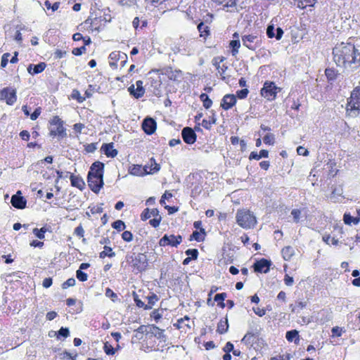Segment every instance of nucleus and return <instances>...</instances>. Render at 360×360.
Wrapping results in <instances>:
<instances>
[{
	"mask_svg": "<svg viewBox=\"0 0 360 360\" xmlns=\"http://www.w3.org/2000/svg\"><path fill=\"white\" fill-rule=\"evenodd\" d=\"M300 214L301 212L297 209H294L291 212V214L293 217L294 221L297 223L299 221Z\"/></svg>",
	"mask_w": 360,
	"mask_h": 360,
	"instance_id": "54",
	"label": "nucleus"
},
{
	"mask_svg": "<svg viewBox=\"0 0 360 360\" xmlns=\"http://www.w3.org/2000/svg\"><path fill=\"white\" fill-rule=\"evenodd\" d=\"M105 295L108 297H110L114 300V298H117V294L115 293L110 288H108L105 290Z\"/></svg>",
	"mask_w": 360,
	"mask_h": 360,
	"instance_id": "60",
	"label": "nucleus"
},
{
	"mask_svg": "<svg viewBox=\"0 0 360 360\" xmlns=\"http://www.w3.org/2000/svg\"><path fill=\"white\" fill-rule=\"evenodd\" d=\"M249 93V91L248 89H243L241 90H239L236 92V95L238 98L240 99L245 98Z\"/></svg>",
	"mask_w": 360,
	"mask_h": 360,
	"instance_id": "46",
	"label": "nucleus"
},
{
	"mask_svg": "<svg viewBox=\"0 0 360 360\" xmlns=\"http://www.w3.org/2000/svg\"><path fill=\"white\" fill-rule=\"evenodd\" d=\"M195 240L196 241H203L205 240V236L200 233V231H195L190 236L189 240Z\"/></svg>",
	"mask_w": 360,
	"mask_h": 360,
	"instance_id": "29",
	"label": "nucleus"
},
{
	"mask_svg": "<svg viewBox=\"0 0 360 360\" xmlns=\"http://www.w3.org/2000/svg\"><path fill=\"white\" fill-rule=\"evenodd\" d=\"M230 46L232 48V56H236L238 53V49L240 46V43L238 39L232 40L230 41Z\"/></svg>",
	"mask_w": 360,
	"mask_h": 360,
	"instance_id": "27",
	"label": "nucleus"
},
{
	"mask_svg": "<svg viewBox=\"0 0 360 360\" xmlns=\"http://www.w3.org/2000/svg\"><path fill=\"white\" fill-rule=\"evenodd\" d=\"M279 89L272 82H266L261 89V95L266 99L271 101L275 99L277 90Z\"/></svg>",
	"mask_w": 360,
	"mask_h": 360,
	"instance_id": "5",
	"label": "nucleus"
},
{
	"mask_svg": "<svg viewBox=\"0 0 360 360\" xmlns=\"http://www.w3.org/2000/svg\"><path fill=\"white\" fill-rule=\"evenodd\" d=\"M51 124L56 126L63 125V121L59 118V117L55 116L51 120Z\"/></svg>",
	"mask_w": 360,
	"mask_h": 360,
	"instance_id": "58",
	"label": "nucleus"
},
{
	"mask_svg": "<svg viewBox=\"0 0 360 360\" xmlns=\"http://www.w3.org/2000/svg\"><path fill=\"white\" fill-rule=\"evenodd\" d=\"M127 56L125 53H122L121 54V53L119 51L112 52L109 56V58L112 60H117L120 58H127Z\"/></svg>",
	"mask_w": 360,
	"mask_h": 360,
	"instance_id": "33",
	"label": "nucleus"
},
{
	"mask_svg": "<svg viewBox=\"0 0 360 360\" xmlns=\"http://www.w3.org/2000/svg\"><path fill=\"white\" fill-rule=\"evenodd\" d=\"M325 75L329 81H333L337 77V71L333 68H326L325 70Z\"/></svg>",
	"mask_w": 360,
	"mask_h": 360,
	"instance_id": "28",
	"label": "nucleus"
},
{
	"mask_svg": "<svg viewBox=\"0 0 360 360\" xmlns=\"http://www.w3.org/2000/svg\"><path fill=\"white\" fill-rule=\"evenodd\" d=\"M46 67V64L41 62L37 65L30 64L27 67V72L31 75L39 74L43 72Z\"/></svg>",
	"mask_w": 360,
	"mask_h": 360,
	"instance_id": "19",
	"label": "nucleus"
},
{
	"mask_svg": "<svg viewBox=\"0 0 360 360\" xmlns=\"http://www.w3.org/2000/svg\"><path fill=\"white\" fill-rule=\"evenodd\" d=\"M294 249L291 246H286L281 250L283 257L285 260H289L294 255Z\"/></svg>",
	"mask_w": 360,
	"mask_h": 360,
	"instance_id": "25",
	"label": "nucleus"
},
{
	"mask_svg": "<svg viewBox=\"0 0 360 360\" xmlns=\"http://www.w3.org/2000/svg\"><path fill=\"white\" fill-rule=\"evenodd\" d=\"M85 51H86V47H85V46H82L79 48L73 49L72 53V54H74L75 56H81Z\"/></svg>",
	"mask_w": 360,
	"mask_h": 360,
	"instance_id": "48",
	"label": "nucleus"
},
{
	"mask_svg": "<svg viewBox=\"0 0 360 360\" xmlns=\"http://www.w3.org/2000/svg\"><path fill=\"white\" fill-rule=\"evenodd\" d=\"M271 264V262L270 260L263 258L257 261L254 264L253 267L256 272L266 274L269 271Z\"/></svg>",
	"mask_w": 360,
	"mask_h": 360,
	"instance_id": "13",
	"label": "nucleus"
},
{
	"mask_svg": "<svg viewBox=\"0 0 360 360\" xmlns=\"http://www.w3.org/2000/svg\"><path fill=\"white\" fill-rule=\"evenodd\" d=\"M113 143H103L101 150L104 152L105 155L110 158H115L117 156L118 151L113 148Z\"/></svg>",
	"mask_w": 360,
	"mask_h": 360,
	"instance_id": "18",
	"label": "nucleus"
},
{
	"mask_svg": "<svg viewBox=\"0 0 360 360\" xmlns=\"http://www.w3.org/2000/svg\"><path fill=\"white\" fill-rule=\"evenodd\" d=\"M104 250L100 252L99 257L101 259L105 258V257H113L115 256V253L112 251V248L105 245Z\"/></svg>",
	"mask_w": 360,
	"mask_h": 360,
	"instance_id": "26",
	"label": "nucleus"
},
{
	"mask_svg": "<svg viewBox=\"0 0 360 360\" xmlns=\"http://www.w3.org/2000/svg\"><path fill=\"white\" fill-rule=\"evenodd\" d=\"M72 97L73 98L77 99V100L79 102H80V103H81V102H83V101H84V98H83V97H82V96H80V93H79V91H77V90H73L72 94Z\"/></svg>",
	"mask_w": 360,
	"mask_h": 360,
	"instance_id": "51",
	"label": "nucleus"
},
{
	"mask_svg": "<svg viewBox=\"0 0 360 360\" xmlns=\"http://www.w3.org/2000/svg\"><path fill=\"white\" fill-rule=\"evenodd\" d=\"M161 220H162V217L160 215H159L158 217H155L154 219H150L149 221V224L154 228H156V227L159 226Z\"/></svg>",
	"mask_w": 360,
	"mask_h": 360,
	"instance_id": "43",
	"label": "nucleus"
},
{
	"mask_svg": "<svg viewBox=\"0 0 360 360\" xmlns=\"http://www.w3.org/2000/svg\"><path fill=\"white\" fill-rule=\"evenodd\" d=\"M76 276L78 280L80 281H86L87 280L88 276L86 273L81 271L80 269H78L76 272Z\"/></svg>",
	"mask_w": 360,
	"mask_h": 360,
	"instance_id": "41",
	"label": "nucleus"
},
{
	"mask_svg": "<svg viewBox=\"0 0 360 360\" xmlns=\"http://www.w3.org/2000/svg\"><path fill=\"white\" fill-rule=\"evenodd\" d=\"M63 359H72V360H76L77 355L75 354V356H72V354L68 352H64L63 354Z\"/></svg>",
	"mask_w": 360,
	"mask_h": 360,
	"instance_id": "62",
	"label": "nucleus"
},
{
	"mask_svg": "<svg viewBox=\"0 0 360 360\" xmlns=\"http://www.w3.org/2000/svg\"><path fill=\"white\" fill-rule=\"evenodd\" d=\"M47 229L45 227H42L40 229L35 228L33 229L32 233L39 239L44 238V233Z\"/></svg>",
	"mask_w": 360,
	"mask_h": 360,
	"instance_id": "32",
	"label": "nucleus"
},
{
	"mask_svg": "<svg viewBox=\"0 0 360 360\" xmlns=\"http://www.w3.org/2000/svg\"><path fill=\"white\" fill-rule=\"evenodd\" d=\"M70 335V331L68 328L61 327L60 329L58 331V338L63 337L68 338Z\"/></svg>",
	"mask_w": 360,
	"mask_h": 360,
	"instance_id": "42",
	"label": "nucleus"
},
{
	"mask_svg": "<svg viewBox=\"0 0 360 360\" xmlns=\"http://www.w3.org/2000/svg\"><path fill=\"white\" fill-rule=\"evenodd\" d=\"M142 128L146 134L150 135L153 134L157 128L155 120L152 117H146L142 122Z\"/></svg>",
	"mask_w": 360,
	"mask_h": 360,
	"instance_id": "12",
	"label": "nucleus"
},
{
	"mask_svg": "<svg viewBox=\"0 0 360 360\" xmlns=\"http://www.w3.org/2000/svg\"><path fill=\"white\" fill-rule=\"evenodd\" d=\"M11 202L12 205L18 209H23L26 207V200L21 195V191H18L16 194L11 198Z\"/></svg>",
	"mask_w": 360,
	"mask_h": 360,
	"instance_id": "15",
	"label": "nucleus"
},
{
	"mask_svg": "<svg viewBox=\"0 0 360 360\" xmlns=\"http://www.w3.org/2000/svg\"><path fill=\"white\" fill-rule=\"evenodd\" d=\"M10 56V53H6L1 57V66L2 68H5L8 62V58Z\"/></svg>",
	"mask_w": 360,
	"mask_h": 360,
	"instance_id": "50",
	"label": "nucleus"
},
{
	"mask_svg": "<svg viewBox=\"0 0 360 360\" xmlns=\"http://www.w3.org/2000/svg\"><path fill=\"white\" fill-rule=\"evenodd\" d=\"M134 300L137 307H143L145 309L146 304L139 298V296L135 292H134Z\"/></svg>",
	"mask_w": 360,
	"mask_h": 360,
	"instance_id": "52",
	"label": "nucleus"
},
{
	"mask_svg": "<svg viewBox=\"0 0 360 360\" xmlns=\"http://www.w3.org/2000/svg\"><path fill=\"white\" fill-rule=\"evenodd\" d=\"M185 253L192 259H197L198 256V250L197 249H188L185 252Z\"/></svg>",
	"mask_w": 360,
	"mask_h": 360,
	"instance_id": "38",
	"label": "nucleus"
},
{
	"mask_svg": "<svg viewBox=\"0 0 360 360\" xmlns=\"http://www.w3.org/2000/svg\"><path fill=\"white\" fill-rule=\"evenodd\" d=\"M285 284L288 286H291L293 284V278L286 274L284 278Z\"/></svg>",
	"mask_w": 360,
	"mask_h": 360,
	"instance_id": "63",
	"label": "nucleus"
},
{
	"mask_svg": "<svg viewBox=\"0 0 360 360\" xmlns=\"http://www.w3.org/2000/svg\"><path fill=\"white\" fill-rule=\"evenodd\" d=\"M136 89H134V85L131 84L129 88L128 91L131 95L136 98L142 97L145 93V89L143 87V82L138 80L136 82Z\"/></svg>",
	"mask_w": 360,
	"mask_h": 360,
	"instance_id": "14",
	"label": "nucleus"
},
{
	"mask_svg": "<svg viewBox=\"0 0 360 360\" xmlns=\"http://www.w3.org/2000/svg\"><path fill=\"white\" fill-rule=\"evenodd\" d=\"M148 300V304H146L145 309H150L154 304L158 300V297L155 294L147 297Z\"/></svg>",
	"mask_w": 360,
	"mask_h": 360,
	"instance_id": "31",
	"label": "nucleus"
},
{
	"mask_svg": "<svg viewBox=\"0 0 360 360\" xmlns=\"http://www.w3.org/2000/svg\"><path fill=\"white\" fill-rule=\"evenodd\" d=\"M129 173L134 176H143L148 174V167H142L141 165H134L129 170Z\"/></svg>",
	"mask_w": 360,
	"mask_h": 360,
	"instance_id": "21",
	"label": "nucleus"
},
{
	"mask_svg": "<svg viewBox=\"0 0 360 360\" xmlns=\"http://www.w3.org/2000/svg\"><path fill=\"white\" fill-rule=\"evenodd\" d=\"M323 240L327 243V244H333L334 245H337L339 243V240L334 237H330V236H325L323 237Z\"/></svg>",
	"mask_w": 360,
	"mask_h": 360,
	"instance_id": "40",
	"label": "nucleus"
},
{
	"mask_svg": "<svg viewBox=\"0 0 360 360\" xmlns=\"http://www.w3.org/2000/svg\"><path fill=\"white\" fill-rule=\"evenodd\" d=\"M299 335L296 330H292L286 333L285 338L289 342H292L295 338L298 339Z\"/></svg>",
	"mask_w": 360,
	"mask_h": 360,
	"instance_id": "34",
	"label": "nucleus"
},
{
	"mask_svg": "<svg viewBox=\"0 0 360 360\" xmlns=\"http://www.w3.org/2000/svg\"><path fill=\"white\" fill-rule=\"evenodd\" d=\"M87 182L90 189L95 193H98L104 184L103 178L101 179L98 176L87 177Z\"/></svg>",
	"mask_w": 360,
	"mask_h": 360,
	"instance_id": "9",
	"label": "nucleus"
},
{
	"mask_svg": "<svg viewBox=\"0 0 360 360\" xmlns=\"http://www.w3.org/2000/svg\"><path fill=\"white\" fill-rule=\"evenodd\" d=\"M359 218L353 217L349 214H344V221L346 224H351L352 223L357 224L359 222Z\"/></svg>",
	"mask_w": 360,
	"mask_h": 360,
	"instance_id": "30",
	"label": "nucleus"
},
{
	"mask_svg": "<svg viewBox=\"0 0 360 360\" xmlns=\"http://www.w3.org/2000/svg\"><path fill=\"white\" fill-rule=\"evenodd\" d=\"M75 233L77 236L83 237L84 236V230L83 227L81 225H79L77 227H76L75 229Z\"/></svg>",
	"mask_w": 360,
	"mask_h": 360,
	"instance_id": "57",
	"label": "nucleus"
},
{
	"mask_svg": "<svg viewBox=\"0 0 360 360\" xmlns=\"http://www.w3.org/2000/svg\"><path fill=\"white\" fill-rule=\"evenodd\" d=\"M223 350L226 353H229L230 352H233L234 350L233 345L231 342H228L225 347L223 348Z\"/></svg>",
	"mask_w": 360,
	"mask_h": 360,
	"instance_id": "55",
	"label": "nucleus"
},
{
	"mask_svg": "<svg viewBox=\"0 0 360 360\" xmlns=\"http://www.w3.org/2000/svg\"><path fill=\"white\" fill-rule=\"evenodd\" d=\"M0 99L4 100L9 105H13L17 100L15 89L11 87L3 89L0 91Z\"/></svg>",
	"mask_w": 360,
	"mask_h": 360,
	"instance_id": "6",
	"label": "nucleus"
},
{
	"mask_svg": "<svg viewBox=\"0 0 360 360\" xmlns=\"http://www.w3.org/2000/svg\"><path fill=\"white\" fill-rule=\"evenodd\" d=\"M263 140L264 143L272 145L274 143V136L273 134H266L264 136Z\"/></svg>",
	"mask_w": 360,
	"mask_h": 360,
	"instance_id": "47",
	"label": "nucleus"
},
{
	"mask_svg": "<svg viewBox=\"0 0 360 360\" xmlns=\"http://www.w3.org/2000/svg\"><path fill=\"white\" fill-rule=\"evenodd\" d=\"M103 349L108 355H112L115 352V349L108 342L104 344Z\"/></svg>",
	"mask_w": 360,
	"mask_h": 360,
	"instance_id": "37",
	"label": "nucleus"
},
{
	"mask_svg": "<svg viewBox=\"0 0 360 360\" xmlns=\"http://www.w3.org/2000/svg\"><path fill=\"white\" fill-rule=\"evenodd\" d=\"M242 41L244 46L251 50H255L257 47L259 41V37L256 35L249 34L242 37Z\"/></svg>",
	"mask_w": 360,
	"mask_h": 360,
	"instance_id": "11",
	"label": "nucleus"
},
{
	"mask_svg": "<svg viewBox=\"0 0 360 360\" xmlns=\"http://www.w3.org/2000/svg\"><path fill=\"white\" fill-rule=\"evenodd\" d=\"M229 330V323L227 317L225 318L224 320H220V321L217 324V331L219 334H224L226 333Z\"/></svg>",
	"mask_w": 360,
	"mask_h": 360,
	"instance_id": "23",
	"label": "nucleus"
},
{
	"mask_svg": "<svg viewBox=\"0 0 360 360\" xmlns=\"http://www.w3.org/2000/svg\"><path fill=\"white\" fill-rule=\"evenodd\" d=\"M198 30L201 37L206 38L210 34V27L207 25H205L203 22H201L198 25Z\"/></svg>",
	"mask_w": 360,
	"mask_h": 360,
	"instance_id": "24",
	"label": "nucleus"
},
{
	"mask_svg": "<svg viewBox=\"0 0 360 360\" xmlns=\"http://www.w3.org/2000/svg\"><path fill=\"white\" fill-rule=\"evenodd\" d=\"M236 103V97L235 95L226 94L221 100V107L224 110H227L231 108L233 105H235Z\"/></svg>",
	"mask_w": 360,
	"mask_h": 360,
	"instance_id": "16",
	"label": "nucleus"
},
{
	"mask_svg": "<svg viewBox=\"0 0 360 360\" xmlns=\"http://www.w3.org/2000/svg\"><path fill=\"white\" fill-rule=\"evenodd\" d=\"M226 297V293L225 292H221V293H218L215 296H214V301L216 302H221V301H224L225 300V298Z\"/></svg>",
	"mask_w": 360,
	"mask_h": 360,
	"instance_id": "56",
	"label": "nucleus"
},
{
	"mask_svg": "<svg viewBox=\"0 0 360 360\" xmlns=\"http://www.w3.org/2000/svg\"><path fill=\"white\" fill-rule=\"evenodd\" d=\"M150 328H153V330H155L158 331L157 333H154V336L155 337H156L158 339H162V338H165V335H164V333H163L164 330H163L159 328L155 325H151L150 326Z\"/></svg>",
	"mask_w": 360,
	"mask_h": 360,
	"instance_id": "36",
	"label": "nucleus"
},
{
	"mask_svg": "<svg viewBox=\"0 0 360 360\" xmlns=\"http://www.w3.org/2000/svg\"><path fill=\"white\" fill-rule=\"evenodd\" d=\"M122 238L124 241L130 242L133 240V234L129 231H125L122 233Z\"/></svg>",
	"mask_w": 360,
	"mask_h": 360,
	"instance_id": "44",
	"label": "nucleus"
},
{
	"mask_svg": "<svg viewBox=\"0 0 360 360\" xmlns=\"http://www.w3.org/2000/svg\"><path fill=\"white\" fill-rule=\"evenodd\" d=\"M41 113V110L39 108L35 109V110L30 115V119L32 120H35L38 118Z\"/></svg>",
	"mask_w": 360,
	"mask_h": 360,
	"instance_id": "64",
	"label": "nucleus"
},
{
	"mask_svg": "<svg viewBox=\"0 0 360 360\" xmlns=\"http://www.w3.org/2000/svg\"><path fill=\"white\" fill-rule=\"evenodd\" d=\"M96 143H94L87 144L85 146V150L87 153H94L96 150Z\"/></svg>",
	"mask_w": 360,
	"mask_h": 360,
	"instance_id": "53",
	"label": "nucleus"
},
{
	"mask_svg": "<svg viewBox=\"0 0 360 360\" xmlns=\"http://www.w3.org/2000/svg\"><path fill=\"white\" fill-rule=\"evenodd\" d=\"M182 241V237L180 235L174 236V235H167L165 234L160 240H159L160 246H167L171 245L172 247H177Z\"/></svg>",
	"mask_w": 360,
	"mask_h": 360,
	"instance_id": "7",
	"label": "nucleus"
},
{
	"mask_svg": "<svg viewBox=\"0 0 360 360\" xmlns=\"http://www.w3.org/2000/svg\"><path fill=\"white\" fill-rule=\"evenodd\" d=\"M70 179L71 181V185L74 187H77L80 191H82L84 188L85 183L84 180L79 176H75L74 174H71L70 176Z\"/></svg>",
	"mask_w": 360,
	"mask_h": 360,
	"instance_id": "20",
	"label": "nucleus"
},
{
	"mask_svg": "<svg viewBox=\"0 0 360 360\" xmlns=\"http://www.w3.org/2000/svg\"><path fill=\"white\" fill-rule=\"evenodd\" d=\"M181 136L184 141L187 144H193L196 141V134L191 127H184L181 131Z\"/></svg>",
	"mask_w": 360,
	"mask_h": 360,
	"instance_id": "10",
	"label": "nucleus"
},
{
	"mask_svg": "<svg viewBox=\"0 0 360 360\" xmlns=\"http://www.w3.org/2000/svg\"><path fill=\"white\" fill-rule=\"evenodd\" d=\"M297 152L299 155H304V156H307L309 154V151L305 148H304L302 146H299L297 148Z\"/></svg>",
	"mask_w": 360,
	"mask_h": 360,
	"instance_id": "61",
	"label": "nucleus"
},
{
	"mask_svg": "<svg viewBox=\"0 0 360 360\" xmlns=\"http://www.w3.org/2000/svg\"><path fill=\"white\" fill-rule=\"evenodd\" d=\"M112 228L117 231H122L125 229V224L122 220H117L112 224Z\"/></svg>",
	"mask_w": 360,
	"mask_h": 360,
	"instance_id": "35",
	"label": "nucleus"
},
{
	"mask_svg": "<svg viewBox=\"0 0 360 360\" xmlns=\"http://www.w3.org/2000/svg\"><path fill=\"white\" fill-rule=\"evenodd\" d=\"M346 110L347 113L351 117L360 115V86H356L352 91Z\"/></svg>",
	"mask_w": 360,
	"mask_h": 360,
	"instance_id": "2",
	"label": "nucleus"
},
{
	"mask_svg": "<svg viewBox=\"0 0 360 360\" xmlns=\"http://www.w3.org/2000/svg\"><path fill=\"white\" fill-rule=\"evenodd\" d=\"M104 163L96 161L94 162L91 166L90 167V169L88 172L87 177L90 176H98L101 179L103 178V174H104Z\"/></svg>",
	"mask_w": 360,
	"mask_h": 360,
	"instance_id": "8",
	"label": "nucleus"
},
{
	"mask_svg": "<svg viewBox=\"0 0 360 360\" xmlns=\"http://www.w3.org/2000/svg\"><path fill=\"white\" fill-rule=\"evenodd\" d=\"M54 129H55V131H56V133H58V136H60L62 137H64L66 136L65 129L63 125L56 126V128Z\"/></svg>",
	"mask_w": 360,
	"mask_h": 360,
	"instance_id": "49",
	"label": "nucleus"
},
{
	"mask_svg": "<svg viewBox=\"0 0 360 360\" xmlns=\"http://www.w3.org/2000/svg\"><path fill=\"white\" fill-rule=\"evenodd\" d=\"M75 285V280L73 278H70L68 279L65 282H64L62 285V288L63 289H66L69 287L74 286Z\"/></svg>",
	"mask_w": 360,
	"mask_h": 360,
	"instance_id": "45",
	"label": "nucleus"
},
{
	"mask_svg": "<svg viewBox=\"0 0 360 360\" xmlns=\"http://www.w3.org/2000/svg\"><path fill=\"white\" fill-rule=\"evenodd\" d=\"M236 217L238 224L243 229H251L257 222L255 217L249 210H238Z\"/></svg>",
	"mask_w": 360,
	"mask_h": 360,
	"instance_id": "3",
	"label": "nucleus"
},
{
	"mask_svg": "<svg viewBox=\"0 0 360 360\" xmlns=\"http://www.w3.org/2000/svg\"><path fill=\"white\" fill-rule=\"evenodd\" d=\"M333 55L335 64L348 71L360 66V50L352 43L337 44L333 49Z\"/></svg>",
	"mask_w": 360,
	"mask_h": 360,
	"instance_id": "1",
	"label": "nucleus"
},
{
	"mask_svg": "<svg viewBox=\"0 0 360 360\" xmlns=\"http://www.w3.org/2000/svg\"><path fill=\"white\" fill-rule=\"evenodd\" d=\"M131 261L130 263L131 266L136 269L138 272H142L145 271L148 266V258L145 254L139 253L135 254L133 253V255L131 257Z\"/></svg>",
	"mask_w": 360,
	"mask_h": 360,
	"instance_id": "4",
	"label": "nucleus"
},
{
	"mask_svg": "<svg viewBox=\"0 0 360 360\" xmlns=\"http://www.w3.org/2000/svg\"><path fill=\"white\" fill-rule=\"evenodd\" d=\"M202 222L200 221H195L193 224V226L196 229H199L200 233H202L204 236H205V231L203 228L201 227Z\"/></svg>",
	"mask_w": 360,
	"mask_h": 360,
	"instance_id": "59",
	"label": "nucleus"
},
{
	"mask_svg": "<svg viewBox=\"0 0 360 360\" xmlns=\"http://www.w3.org/2000/svg\"><path fill=\"white\" fill-rule=\"evenodd\" d=\"M160 215L158 209L155 208L150 210L148 208H146L143 210L142 214H141V219L143 221H146L149 219L150 217H158Z\"/></svg>",
	"mask_w": 360,
	"mask_h": 360,
	"instance_id": "22",
	"label": "nucleus"
},
{
	"mask_svg": "<svg viewBox=\"0 0 360 360\" xmlns=\"http://www.w3.org/2000/svg\"><path fill=\"white\" fill-rule=\"evenodd\" d=\"M274 30H275V28H274V25L273 24L268 25V27L266 28V35L268 36V37L269 38L275 37L277 40L281 39L283 34V30L279 27H277L276 34L274 33Z\"/></svg>",
	"mask_w": 360,
	"mask_h": 360,
	"instance_id": "17",
	"label": "nucleus"
},
{
	"mask_svg": "<svg viewBox=\"0 0 360 360\" xmlns=\"http://www.w3.org/2000/svg\"><path fill=\"white\" fill-rule=\"evenodd\" d=\"M150 160L153 161V163L151 164L150 170L148 171V174H153L158 172L160 169V165L157 164L153 158H152Z\"/></svg>",
	"mask_w": 360,
	"mask_h": 360,
	"instance_id": "39",
	"label": "nucleus"
}]
</instances>
